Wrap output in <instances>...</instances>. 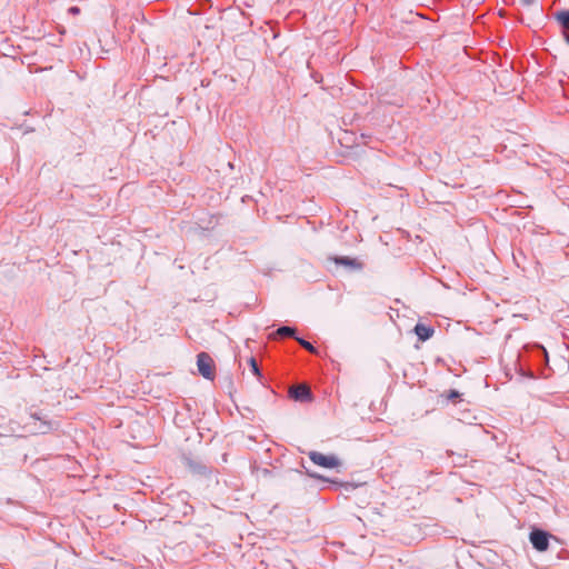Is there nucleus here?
I'll return each instance as SVG.
<instances>
[{
    "label": "nucleus",
    "instance_id": "obj_1",
    "mask_svg": "<svg viewBox=\"0 0 569 569\" xmlns=\"http://www.w3.org/2000/svg\"><path fill=\"white\" fill-rule=\"evenodd\" d=\"M197 367L203 378L209 380L214 378L213 360L208 353L201 352L197 356Z\"/></svg>",
    "mask_w": 569,
    "mask_h": 569
},
{
    "label": "nucleus",
    "instance_id": "obj_2",
    "mask_svg": "<svg viewBox=\"0 0 569 569\" xmlns=\"http://www.w3.org/2000/svg\"><path fill=\"white\" fill-rule=\"evenodd\" d=\"M308 456L315 465L320 466L322 468L333 469L339 467L340 465L339 459L333 455L326 456L318 451H310Z\"/></svg>",
    "mask_w": 569,
    "mask_h": 569
},
{
    "label": "nucleus",
    "instance_id": "obj_3",
    "mask_svg": "<svg viewBox=\"0 0 569 569\" xmlns=\"http://www.w3.org/2000/svg\"><path fill=\"white\" fill-rule=\"evenodd\" d=\"M26 427L31 433H47L53 429V423L38 417L37 415H31L29 417V421L26 423Z\"/></svg>",
    "mask_w": 569,
    "mask_h": 569
},
{
    "label": "nucleus",
    "instance_id": "obj_4",
    "mask_svg": "<svg viewBox=\"0 0 569 569\" xmlns=\"http://www.w3.org/2000/svg\"><path fill=\"white\" fill-rule=\"evenodd\" d=\"M530 542L538 551H546L549 547L550 535L543 530H533L530 532Z\"/></svg>",
    "mask_w": 569,
    "mask_h": 569
},
{
    "label": "nucleus",
    "instance_id": "obj_5",
    "mask_svg": "<svg viewBox=\"0 0 569 569\" xmlns=\"http://www.w3.org/2000/svg\"><path fill=\"white\" fill-rule=\"evenodd\" d=\"M290 396L295 400H300V401L308 400V399H310V390L307 386H303V385L296 386L290 389Z\"/></svg>",
    "mask_w": 569,
    "mask_h": 569
},
{
    "label": "nucleus",
    "instance_id": "obj_6",
    "mask_svg": "<svg viewBox=\"0 0 569 569\" xmlns=\"http://www.w3.org/2000/svg\"><path fill=\"white\" fill-rule=\"evenodd\" d=\"M415 332L419 337L420 340L426 341L433 335V329L430 327H427L425 325L418 323L415 327Z\"/></svg>",
    "mask_w": 569,
    "mask_h": 569
},
{
    "label": "nucleus",
    "instance_id": "obj_7",
    "mask_svg": "<svg viewBox=\"0 0 569 569\" xmlns=\"http://www.w3.org/2000/svg\"><path fill=\"white\" fill-rule=\"evenodd\" d=\"M557 21L563 27V28H569V11L567 10H563V11H558L556 14H555Z\"/></svg>",
    "mask_w": 569,
    "mask_h": 569
},
{
    "label": "nucleus",
    "instance_id": "obj_8",
    "mask_svg": "<svg viewBox=\"0 0 569 569\" xmlns=\"http://www.w3.org/2000/svg\"><path fill=\"white\" fill-rule=\"evenodd\" d=\"M333 261L338 264H343V266H348V267H355L356 266V261L348 258V257H336L333 259Z\"/></svg>",
    "mask_w": 569,
    "mask_h": 569
},
{
    "label": "nucleus",
    "instance_id": "obj_9",
    "mask_svg": "<svg viewBox=\"0 0 569 569\" xmlns=\"http://www.w3.org/2000/svg\"><path fill=\"white\" fill-rule=\"evenodd\" d=\"M295 328H291V327H280L278 330H277V335L281 336V337H293L295 336Z\"/></svg>",
    "mask_w": 569,
    "mask_h": 569
},
{
    "label": "nucleus",
    "instance_id": "obj_10",
    "mask_svg": "<svg viewBox=\"0 0 569 569\" xmlns=\"http://www.w3.org/2000/svg\"><path fill=\"white\" fill-rule=\"evenodd\" d=\"M297 341L300 343V346H302L308 351L317 353V349L307 340H305L302 338H297Z\"/></svg>",
    "mask_w": 569,
    "mask_h": 569
},
{
    "label": "nucleus",
    "instance_id": "obj_11",
    "mask_svg": "<svg viewBox=\"0 0 569 569\" xmlns=\"http://www.w3.org/2000/svg\"><path fill=\"white\" fill-rule=\"evenodd\" d=\"M249 365L251 367V370L252 372L256 375V376H260V370L258 368V365H257V361L254 358H250L249 359Z\"/></svg>",
    "mask_w": 569,
    "mask_h": 569
},
{
    "label": "nucleus",
    "instance_id": "obj_12",
    "mask_svg": "<svg viewBox=\"0 0 569 569\" xmlns=\"http://www.w3.org/2000/svg\"><path fill=\"white\" fill-rule=\"evenodd\" d=\"M69 12L72 14H78L80 12V9L78 7H71L69 8Z\"/></svg>",
    "mask_w": 569,
    "mask_h": 569
},
{
    "label": "nucleus",
    "instance_id": "obj_13",
    "mask_svg": "<svg viewBox=\"0 0 569 569\" xmlns=\"http://www.w3.org/2000/svg\"><path fill=\"white\" fill-rule=\"evenodd\" d=\"M522 3H525L526 6H530L533 0H521Z\"/></svg>",
    "mask_w": 569,
    "mask_h": 569
},
{
    "label": "nucleus",
    "instance_id": "obj_14",
    "mask_svg": "<svg viewBox=\"0 0 569 569\" xmlns=\"http://www.w3.org/2000/svg\"><path fill=\"white\" fill-rule=\"evenodd\" d=\"M566 42L569 44V36L565 34Z\"/></svg>",
    "mask_w": 569,
    "mask_h": 569
},
{
    "label": "nucleus",
    "instance_id": "obj_15",
    "mask_svg": "<svg viewBox=\"0 0 569 569\" xmlns=\"http://www.w3.org/2000/svg\"><path fill=\"white\" fill-rule=\"evenodd\" d=\"M313 478H317V479H322L321 476H318V475H311Z\"/></svg>",
    "mask_w": 569,
    "mask_h": 569
}]
</instances>
